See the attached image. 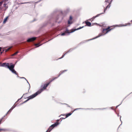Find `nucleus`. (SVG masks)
Wrapping results in <instances>:
<instances>
[{"label": "nucleus", "instance_id": "f257e3e1", "mask_svg": "<svg viewBox=\"0 0 132 132\" xmlns=\"http://www.w3.org/2000/svg\"><path fill=\"white\" fill-rule=\"evenodd\" d=\"M57 77H55L52 78L51 79H50L48 82L46 84H44L42 85L40 87V88L38 91L35 93L32 94L28 97V99L25 101L24 103H25L27 101H28L29 100L32 99L38 95L40 94L41 92L46 89V87L48 86V85L51 83L55 79H56Z\"/></svg>", "mask_w": 132, "mask_h": 132}, {"label": "nucleus", "instance_id": "f03ea898", "mask_svg": "<svg viewBox=\"0 0 132 132\" xmlns=\"http://www.w3.org/2000/svg\"><path fill=\"white\" fill-rule=\"evenodd\" d=\"M9 64H10L8 63H4L2 64V66L3 67L5 66V67H7L10 71H11L14 69V68L15 66V65L13 64L10 66L9 65Z\"/></svg>", "mask_w": 132, "mask_h": 132}, {"label": "nucleus", "instance_id": "7ed1b4c3", "mask_svg": "<svg viewBox=\"0 0 132 132\" xmlns=\"http://www.w3.org/2000/svg\"><path fill=\"white\" fill-rule=\"evenodd\" d=\"M84 27V26L82 27H80L79 28H78L77 29H72L70 31L68 30H67L65 31V32L61 34V36H63L65 35V34L66 33H71L74 32L76 30H78L81 29Z\"/></svg>", "mask_w": 132, "mask_h": 132}, {"label": "nucleus", "instance_id": "20e7f679", "mask_svg": "<svg viewBox=\"0 0 132 132\" xmlns=\"http://www.w3.org/2000/svg\"><path fill=\"white\" fill-rule=\"evenodd\" d=\"M59 120H57V122L56 123L51 125L46 132H50L54 127L57 126L59 124L58 121Z\"/></svg>", "mask_w": 132, "mask_h": 132}, {"label": "nucleus", "instance_id": "39448f33", "mask_svg": "<svg viewBox=\"0 0 132 132\" xmlns=\"http://www.w3.org/2000/svg\"><path fill=\"white\" fill-rule=\"evenodd\" d=\"M110 28L111 27L109 26L106 29H103L102 31L103 33L104 34H105L113 29V28Z\"/></svg>", "mask_w": 132, "mask_h": 132}, {"label": "nucleus", "instance_id": "423d86ee", "mask_svg": "<svg viewBox=\"0 0 132 132\" xmlns=\"http://www.w3.org/2000/svg\"><path fill=\"white\" fill-rule=\"evenodd\" d=\"M112 0H105V2L109 3V4L106 7L105 9L104 8V13L105 12V11L107 9L109 8L110 6V4L111 3V2Z\"/></svg>", "mask_w": 132, "mask_h": 132}, {"label": "nucleus", "instance_id": "0eeeda50", "mask_svg": "<svg viewBox=\"0 0 132 132\" xmlns=\"http://www.w3.org/2000/svg\"><path fill=\"white\" fill-rule=\"evenodd\" d=\"M36 37H33L28 39L27 40L28 42H30L36 40Z\"/></svg>", "mask_w": 132, "mask_h": 132}, {"label": "nucleus", "instance_id": "6e6552de", "mask_svg": "<svg viewBox=\"0 0 132 132\" xmlns=\"http://www.w3.org/2000/svg\"><path fill=\"white\" fill-rule=\"evenodd\" d=\"M85 23L86 25L85 26H86L89 27H90L91 26V24L90 22H88L86 21L85 22Z\"/></svg>", "mask_w": 132, "mask_h": 132}, {"label": "nucleus", "instance_id": "1a4fd4ad", "mask_svg": "<svg viewBox=\"0 0 132 132\" xmlns=\"http://www.w3.org/2000/svg\"><path fill=\"white\" fill-rule=\"evenodd\" d=\"M103 13H101L100 14H97V15L96 16H93V18L90 19H89V20H90V21H93V20L96 17H98V16L101 14H103Z\"/></svg>", "mask_w": 132, "mask_h": 132}, {"label": "nucleus", "instance_id": "9d476101", "mask_svg": "<svg viewBox=\"0 0 132 132\" xmlns=\"http://www.w3.org/2000/svg\"><path fill=\"white\" fill-rule=\"evenodd\" d=\"M72 17L71 16H70V17L69 20L68 21V24H71L72 23Z\"/></svg>", "mask_w": 132, "mask_h": 132}, {"label": "nucleus", "instance_id": "9b49d317", "mask_svg": "<svg viewBox=\"0 0 132 132\" xmlns=\"http://www.w3.org/2000/svg\"><path fill=\"white\" fill-rule=\"evenodd\" d=\"M73 112H71L66 114H65L66 116V118H67V117H68L69 116L71 115L72 114Z\"/></svg>", "mask_w": 132, "mask_h": 132}, {"label": "nucleus", "instance_id": "f8f14e48", "mask_svg": "<svg viewBox=\"0 0 132 132\" xmlns=\"http://www.w3.org/2000/svg\"><path fill=\"white\" fill-rule=\"evenodd\" d=\"M67 71V70H63V71H61L60 72V73H59V75L58 76V77H59V76H60L62 74V73H63L65 71Z\"/></svg>", "mask_w": 132, "mask_h": 132}, {"label": "nucleus", "instance_id": "ddd939ff", "mask_svg": "<svg viewBox=\"0 0 132 132\" xmlns=\"http://www.w3.org/2000/svg\"><path fill=\"white\" fill-rule=\"evenodd\" d=\"M11 71L12 73H14L15 75H18V73L16 72V71H15V70L14 69H13Z\"/></svg>", "mask_w": 132, "mask_h": 132}, {"label": "nucleus", "instance_id": "4468645a", "mask_svg": "<svg viewBox=\"0 0 132 132\" xmlns=\"http://www.w3.org/2000/svg\"><path fill=\"white\" fill-rule=\"evenodd\" d=\"M15 107V106H13L11 108V109L9 110V111L7 113V114L9 112H10L12 111V110Z\"/></svg>", "mask_w": 132, "mask_h": 132}, {"label": "nucleus", "instance_id": "2eb2a0df", "mask_svg": "<svg viewBox=\"0 0 132 132\" xmlns=\"http://www.w3.org/2000/svg\"><path fill=\"white\" fill-rule=\"evenodd\" d=\"M8 18V17L7 16V17H6V18H5V19H4V21H3L5 23L7 19Z\"/></svg>", "mask_w": 132, "mask_h": 132}, {"label": "nucleus", "instance_id": "dca6fc26", "mask_svg": "<svg viewBox=\"0 0 132 132\" xmlns=\"http://www.w3.org/2000/svg\"><path fill=\"white\" fill-rule=\"evenodd\" d=\"M18 53V51H17V52H15V53H14L12 55V56H14L16 55Z\"/></svg>", "mask_w": 132, "mask_h": 132}, {"label": "nucleus", "instance_id": "f3484780", "mask_svg": "<svg viewBox=\"0 0 132 132\" xmlns=\"http://www.w3.org/2000/svg\"><path fill=\"white\" fill-rule=\"evenodd\" d=\"M10 48H11V47H10V48H8L6 50L5 52H7V51H8L10 49Z\"/></svg>", "mask_w": 132, "mask_h": 132}, {"label": "nucleus", "instance_id": "a211bd4d", "mask_svg": "<svg viewBox=\"0 0 132 132\" xmlns=\"http://www.w3.org/2000/svg\"><path fill=\"white\" fill-rule=\"evenodd\" d=\"M39 44H36L35 45L37 47H38L39 46Z\"/></svg>", "mask_w": 132, "mask_h": 132}, {"label": "nucleus", "instance_id": "6ab92c4d", "mask_svg": "<svg viewBox=\"0 0 132 132\" xmlns=\"http://www.w3.org/2000/svg\"><path fill=\"white\" fill-rule=\"evenodd\" d=\"M66 118V117H62V118H60V119H65V118Z\"/></svg>", "mask_w": 132, "mask_h": 132}, {"label": "nucleus", "instance_id": "aec40b11", "mask_svg": "<svg viewBox=\"0 0 132 132\" xmlns=\"http://www.w3.org/2000/svg\"><path fill=\"white\" fill-rule=\"evenodd\" d=\"M65 54H66V53H65V54L64 55H63L62 56V57H61V58H62L64 56V55Z\"/></svg>", "mask_w": 132, "mask_h": 132}, {"label": "nucleus", "instance_id": "412c9836", "mask_svg": "<svg viewBox=\"0 0 132 132\" xmlns=\"http://www.w3.org/2000/svg\"><path fill=\"white\" fill-rule=\"evenodd\" d=\"M3 53V52H1V53H0V55L1 54Z\"/></svg>", "mask_w": 132, "mask_h": 132}, {"label": "nucleus", "instance_id": "4be33fe9", "mask_svg": "<svg viewBox=\"0 0 132 132\" xmlns=\"http://www.w3.org/2000/svg\"><path fill=\"white\" fill-rule=\"evenodd\" d=\"M2 48L1 47H0V51H1V49Z\"/></svg>", "mask_w": 132, "mask_h": 132}, {"label": "nucleus", "instance_id": "5701e85b", "mask_svg": "<svg viewBox=\"0 0 132 132\" xmlns=\"http://www.w3.org/2000/svg\"><path fill=\"white\" fill-rule=\"evenodd\" d=\"M66 104L67 105V106H68V107H70V106H69L68 105H67V104Z\"/></svg>", "mask_w": 132, "mask_h": 132}, {"label": "nucleus", "instance_id": "b1692460", "mask_svg": "<svg viewBox=\"0 0 132 132\" xmlns=\"http://www.w3.org/2000/svg\"><path fill=\"white\" fill-rule=\"evenodd\" d=\"M62 115H60V116H62ZM63 115V116L65 115V114H64Z\"/></svg>", "mask_w": 132, "mask_h": 132}, {"label": "nucleus", "instance_id": "393cba45", "mask_svg": "<svg viewBox=\"0 0 132 132\" xmlns=\"http://www.w3.org/2000/svg\"><path fill=\"white\" fill-rule=\"evenodd\" d=\"M62 115H60V116H62ZM63 115V116L65 115V114H64Z\"/></svg>", "mask_w": 132, "mask_h": 132}, {"label": "nucleus", "instance_id": "a878e982", "mask_svg": "<svg viewBox=\"0 0 132 132\" xmlns=\"http://www.w3.org/2000/svg\"><path fill=\"white\" fill-rule=\"evenodd\" d=\"M128 24H129V25H130V23H128Z\"/></svg>", "mask_w": 132, "mask_h": 132}, {"label": "nucleus", "instance_id": "bb28decb", "mask_svg": "<svg viewBox=\"0 0 132 132\" xmlns=\"http://www.w3.org/2000/svg\"><path fill=\"white\" fill-rule=\"evenodd\" d=\"M12 64V63H10V64Z\"/></svg>", "mask_w": 132, "mask_h": 132}, {"label": "nucleus", "instance_id": "cd10ccee", "mask_svg": "<svg viewBox=\"0 0 132 132\" xmlns=\"http://www.w3.org/2000/svg\"><path fill=\"white\" fill-rule=\"evenodd\" d=\"M131 21V22H132V21Z\"/></svg>", "mask_w": 132, "mask_h": 132}]
</instances>
